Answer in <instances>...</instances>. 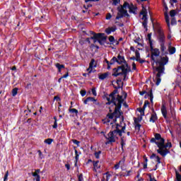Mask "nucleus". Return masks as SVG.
Instances as JSON below:
<instances>
[{
    "label": "nucleus",
    "instance_id": "f257e3e1",
    "mask_svg": "<svg viewBox=\"0 0 181 181\" xmlns=\"http://www.w3.org/2000/svg\"><path fill=\"white\" fill-rule=\"evenodd\" d=\"M150 50L152 52L151 55V60L153 62L152 66L153 64H156V66L155 68V71L153 72V74H157L156 75V86H159L160 84V82L162 81V76L165 74V66L169 63V57H160V60H156L155 57H159V55L160 54V51H159V49L158 48H153V45L152 47H150Z\"/></svg>",
    "mask_w": 181,
    "mask_h": 181
},
{
    "label": "nucleus",
    "instance_id": "58836bf2",
    "mask_svg": "<svg viewBox=\"0 0 181 181\" xmlns=\"http://www.w3.org/2000/svg\"><path fill=\"white\" fill-rule=\"evenodd\" d=\"M137 111H139V112H140L141 117L145 116V110H143V108H141V107L137 108Z\"/></svg>",
    "mask_w": 181,
    "mask_h": 181
},
{
    "label": "nucleus",
    "instance_id": "4c0bfd02",
    "mask_svg": "<svg viewBox=\"0 0 181 181\" xmlns=\"http://www.w3.org/2000/svg\"><path fill=\"white\" fill-rule=\"evenodd\" d=\"M103 175L106 176V181H109L110 179L111 178V177L112 176L111 174H110L109 172H107V173H104Z\"/></svg>",
    "mask_w": 181,
    "mask_h": 181
},
{
    "label": "nucleus",
    "instance_id": "bf43d9fd",
    "mask_svg": "<svg viewBox=\"0 0 181 181\" xmlns=\"http://www.w3.org/2000/svg\"><path fill=\"white\" fill-rule=\"evenodd\" d=\"M83 174H80L79 175H78V181H83Z\"/></svg>",
    "mask_w": 181,
    "mask_h": 181
},
{
    "label": "nucleus",
    "instance_id": "49530a36",
    "mask_svg": "<svg viewBox=\"0 0 181 181\" xmlns=\"http://www.w3.org/2000/svg\"><path fill=\"white\" fill-rule=\"evenodd\" d=\"M146 95H148V97L150 98L153 97V93L152 92V89H151L148 92H147Z\"/></svg>",
    "mask_w": 181,
    "mask_h": 181
},
{
    "label": "nucleus",
    "instance_id": "473e14b6",
    "mask_svg": "<svg viewBox=\"0 0 181 181\" xmlns=\"http://www.w3.org/2000/svg\"><path fill=\"white\" fill-rule=\"evenodd\" d=\"M54 124L52 125V128L54 129H56L57 128V117L56 116L54 117Z\"/></svg>",
    "mask_w": 181,
    "mask_h": 181
},
{
    "label": "nucleus",
    "instance_id": "9d476101",
    "mask_svg": "<svg viewBox=\"0 0 181 181\" xmlns=\"http://www.w3.org/2000/svg\"><path fill=\"white\" fill-rule=\"evenodd\" d=\"M115 103H116V105H115L116 106V108H117V110H121L122 107V104L124 103V98H122V95H117V98H115Z\"/></svg>",
    "mask_w": 181,
    "mask_h": 181
},
{
    "label": "nucleus",
    "instance_id": "774afa93",
    "mask_svg": "<svg viewBox=\"0 0 181 181\" xmlns=\"http://www.w3.org/2000/svg\"><path fill=\"white\" fill-rule=\"evenodd\" d=\"M65 168H66V170H70V164L69 163L65 164Z\"/></svg>",
    "mask_w": 181,
    "mask_h": 181
},
{
    "label": "nucleus",
    "instance_id": "5701e85b",
    "mask_svg": "<svg viewBox=\"0 0 181 181\" xmlns=\"http://www.w3.org/2000/svg\"><path fill=\"white\" fill-rule=\"evenodd\" d=\"M55 67H57V69H58V73H62V69H64V65L57 63L55 64Z\"/></svg>",
    "mask_w": 181,
    "mask_h": 181
},
{
    "label": "nucleus",
    "instance_id": "338daca9",
    "mask_svg": "<svg viewBox=\"0 0 181 181\" xmlns=\"http://www.w3.org/2000/svg\"><path fill=\"white\" fill-rule=\"evenodd\" d=\"M140 95H144V94H148V92L146 90H142L139 92Z\"/></svg>",
    "mask_w": 181,
    "mask_h": 181
},
{
    "label": "nucleus",
    "instance_id": "f3484780",
    "mask_svg": "<svg viewBox=\"0 0 181 181\" xmlns=\"http://www.w3.org/2000/svg\"><path fill=\"white\" fill-rule=\"evenodd\" d=\"M156 121H158V115H156V112H154L153 114H151L149 122H156Z\"/></svg>",
    "mask_w": 181,
    "mask_h": 181
},
{
    "label": "nucleus",
    "instance_id": "13d9d810",
    "mask_svg": "<svg viewBox=\"0 0 181 181\" xmlns=\"http://www.w3.org/2000/svg\"><path fill=\"white\" fill-rule=\"evenodd\" d=\"M171 6H173V4H177V0H170Z\"/></svg>",
    "mask_w": 181,
    "mask_h": 181
},
{
    "label": "nucleus",
    "instance_id": "b1692460",
    "mask_svg": "<svg viewBox=\"0 0 181 181\" xmlns=\"http://www.w3.org/2000/svg\"><path fill=\"white\" fill-rule=\"evenodd\" d=\"M164 15H165V22L167 23V25L168 26V28H170V21L169 20V15L166 12L164 13Z\"/></svg>",
    "mask_w": 181,
    "mask_h": 181
},
{
    "label": "nucleus",
    "instance_id": "37998d69",
    "mask_svg": "<svg viewBox=\"0 0 181 181\" xmlns=\"http://www.w3.org/2000/svg\"><path fill=\"white\" fill-rule=\"evenodd\" d=\"M113 132L115 135L119 134V136H122L123 133L121 132V130H113Z\"/></svg>",
    "mask_w": 181,
    "mask_h": 181
},
{
    "label": "nucleus",
    "instance_id": "c9c22d12",
    "mask_svg": "<svg viewBox=\"0 0 181 181\" xmlns=\"http://www.w3.org/2000/svg\"><path fill=\"white\" fill-rule=\"evenodd\" d=\"M175 176L177 181H181V175L177 172V170H175Z\"/></svg>",
    "mask_w": 181,
    "mask_h": 181
},
{
    "label": "nucleus",
    "instance_id": "dca6fc26",
    "mask_svg": "<svg viewBox=\"0 0 181 181\" xmlns=\"http://www.w3.org/2000/svg\"><path fill=\"white\" fill-rule=\"evenodd\" d=\"M115 30H117V26L109 27L105 29V33H107V35H111V33L115 32Z\"/></svg>",
    "mask_w": 181,
    "mask_h": 181
},
{
    "label": "nucleus",
    "instance_id": "c85d7f7f",
    "mask_svg": "<svg viewBox=\"0 0 181 181\" xmlns=\"http://www.w3.org/2000/svg\"><path fill=\"white\" fill-rule=\"evenodd\" d=\"M122 111H119L117 115L115 116V119H113L114 122H117V119H118V118L121 117V115H122Z\"/></svg>",
    "mask_w": 181,
    "mask_h": 181
},
{
    "label": "nucleus",
    "instance_id": "a18cd8bd",
    "mask_svg": "<svg viewBox=\"0 0 181 181\" xmlns=\"http://www.w3.org/2000/svg\"><path fill=\"white\" fill-rule=\"evenodd\" d=\"M8 176H9V171L7 170L4 175V181L8 180Z\"/></svg>",
    "mask_w": 181,
    "mask_h": 181
},
{
    "label": "nucleus",
    "instance_id": "de8ad7c7",
    "mask_svg": "<svg viewBox=\"0 0 181 181\" xmlns=\"http://www.w3.org/2000/svg\"><path fill=\"white\" fill-rule=\"evenodd\" d=\"M115 90H118L119 88H122V87H124V83H122V86H120L119 85H117V86H115V85L113 86Z\"/></svg>",
    "mask_w": 181,
    "mask_h": 181
},
{
    "label": "nucleus",
    "instance_id": "72a5a7b5",
    "mask_svg": "<svg viewBox=\"0 0 181 181\" xmlns=\"http://www.w3.org/2000/svg\"><path fill=\"white\" fill-rule=\"evenodd\" d=\"M135 54H136V62H138L139 59H141V54L139 53V51L136 50Z\"/></svg>",
    "mask_w": 181,
    "mask_h": 181
},
{
    "label": "nucleus",
    "instance_id": "09e8293b",
    "mask_svg": "<svg viewBox=\"0 0 181 181\" xmlns=\"http://www.w3.org/2000/svg\"><path fill=\"white\" fill-rule=\"evenodd\" d=\"M73 144H74L75 145H77V146H80V141H78L76 139H73L72 140Z\"/></svg>",
    "mask_w": 181,
    "mask_h": 181
},
{
    "label": "nucleus",
    "instance_id": "ddd939ff",
    "mask_svg": "<svg viewBox=\"0 0 181 181\" xmlns=\"http://www.w3.org/2000/svg\"><path fill=\"white\" fill-rule=\"evenodd\" d=\"M88 103H93V104H95V105H99L100 103H97V99H95L93 97H88L84 101L83 104H88Z\"/></svg>",
    "mask_w": 181,
    "mask_h": 181
},
{
    "label": "nucleus",
    "instance_id": "5fc2aeb1",
    "mask_svg": "<svg viewBox=\"0 0 181 181\" xmlns=\"http://www.w3.org/2000/svg\"><path fill=\"white\" fill-rule=\"evenodd\" d=\"M176 23H177V21H176V18H172V19H171V25H176Z\"/></svg>",
    "mask_w": 181,
    "mask_h": 181
},
{
    "label": "nucleus",
    "instance_id": "ea45409f",
    "mask_svg": "<svg viewBox=\"0 0 181 181\" xmlns=\"http://www.w3.org/2000/svg\"><path fill=\"white\" fill-rule=\"evenodd\" d=\"M69 112H71L72 114H76L77 115L78 114V110L75 108L69 109Z\"/></svg>",
    "mask_w": 181,
    "mask_h": 181
},
{
    "label": "nucleus",
    "instance_id": "a878e982",
    "mask_svg": "<svg viewBox=\"0 0 181 181\" xmlns=\"http://www.w3.org/2000/svg\"><path fill=\"white\" fill-rule=\"evenodd\" d=\"M120 145H121L122 153H124V152H125V150L124 149V146H125L126 145L125 141H124V137L121 138Z\"/></svg>",
    "mask_w": 181,
    "mask_h": 181
},
{
    "label": "nucleus",
    "instance_id": "aec40b11",
    "mask_svg": "<svg viewBox=\"0 0 181 181\" xmlns=\"http://www.w3.org/2000/svg\"><path fill=\"white\" fill-rule=\"evenodd\" d=\"M148 39V43L150 45V47L152 48V45H153V42L152 41V33H150L147 35Z\"/></svg>",
    "mask_w": 181,
    "mask_h": 181
},
{
    "label": "nucleus",
    "instance_id": "0eeeda50",
    "mask_svg": "<svg viewBox=\"0 0 181 181\" xmlns=\"http://www.w3.org/2000/svg\"><path fill=\"white\" fill-rule=\"evenodd\" d=\"M115 94H118V90L115 89L109 95V97H106V100L107 101V103H106L107 105H111V104H113L114 105H117V102H115Z\"/></svg>",
    "mask_w": 181,
    "mask_h": 181
},
{
    "label": "nucleus",
    "instance_id": "6e6d98bb",
    "mask_svg": "<svg viewBox=\"0 0 181 181\" xmlns=\"http://www.w3.org/2000/svg\"><path fill=\"white\" fill-rule=\"evenodd\" d=\"M111 18H112V16L111 15V13H107L106 16V20L110 21V19H111Z\"/></svg>",
    "mask_w": 181,
    "mask_h": 181
},
{
    "label": "nucleus",
    "instance_id": "864d4df0",
    "mask_svg": "<svg viewBox=\"0 0 181 181\" xmlns=\"http://www.w3.org/2000/svg\"><path fill=\"white\" fill-rule=\"evenodd\" d=\"M80 94L82 97H84V95H86V94H87V91L82 90L80 91Z\"/></svg>",
    "mask_w": 181,
    "mask_h": 181
},
{
    "label": "nucleus",
    "instance_id": "2eb2a0df",
    "mask_svg": "<svg viewBox=\"0 0 181 181\" xmlns=\"http://www.w3.org/2000/svg\"><path fill=\"white\" fill-rule=\"evenodd\" d=\"M93 67H97V63H95V59H92L89 64V68L87 69V70H90L89 74L93 71Z\"/></svg>",
    "mask_w": 181,
    "mask_h": 181
},
{
    "label": "nucleus",
    "instance_id": "4be33fe9",
    "mask_svg": "<svg viewBox=\"0 0 181 181\" xmlns=\"http://www.w3.org/2000/svg\"><path fill=\"white\" fill-rule=\"evenodd\" d=\"M168 52H169L170 54H175L176 53V47L169 46Z\"/></svg>",
    "mask_w": 181,
    "mask_h": 181
},
{
    "label": "nucleus",
    "instance_id": "6ab92c4d",
    "mask_svg": "<svg viewBox=\"0 0 181 181\" xmlns=\"http://www.w3.org/2000/svg\"><path fill=\"white\" fill-rule=\"evenodd\" d=\"M141 19L142 21H144V22L142 23V26L144 28H146V25H148V16L144 15Z\"/></svg>",
    "mask_w": 181,
    "mask_h": 181
},
{
    "label": "nucleus",
    "instance_id": "393cba45",
    "mask_svg": "<svg viewBox=\"0 0 181 181\" xmlns=\"http://www.w3.org/2000/svg\"><path fill=\"white\" fill-rule=\"evenodd\" d=\"M108 74H109L108 72L100 74L99 76V79L100 80H105V78L108 77Z\"/></svg>",
    "mask_w": 181,
    "mask_h": 181
},
{
    "label": "nucleus",
    "instance_id": "c03bdc74",
    "mask_svg": "<svg viewBox=\"0 0 181 181\" xmlns=\"http://www.w3.org/2000/svg\"><path fill=\"white\" fill-rule=\"evenodd\" d=\"M135 124V129H137L138 131H141V127H142V125H141V124L139 123H134Z\"/></svg>",
    "mask_w": 181,
    "mask_h": 181
},
{
    "label": "nucleus",
    "instance_id": "69168bd1",
    "mask_svg": "<svg viewBox=\"0 0 181 181\" xmlns=\"http://www.w3.org/2000/svg\"><path fill=\"white\" fill-rule=\"evenodd\" d=\"M54 100H55V101H62V99L59 96H54Z\"/></svg>",
    "mask_w": 181,
    "mask_h": 181
},
{
    "label": "nucleus",
    "instance_id": "e433bc0d",
    "mask_svg": "<svg viewBox=\"0 0 181 181\" xmlns=\"http://www.w3.org/2000/svg\"><path fill=\"white\" fill-rule=\"evenodd\" d=\"M53 139H47L44 141L45 144H47V145H52V142H53Z\"/></svg>",
    "mask_w": 181,
    "mask_h": 181
},
{
    "label": "nucleus",
    "instance_id": "7c9ffc66",
    "mask_svg": "<svg viewBox=\"0 0 181 181\" xmlns=\"http://www.w3.org/2000/svg\"><path fill=\"white\" fill-rule=\"evenodd\" d=\"M134 124H139L142 121V116L139 117H134Z\"/></svg>",
    "mask_w": 181,
    "mask_h": 181
},
{
    "label": "nucleus",
    "instance_id": "680f3d73",
    "mask_svg": "<svg viewBox=\"0 0 181 181\" xmlns=\"http://www.w3.org/2000/svg\"><path fill=\"white\" fill-rule=\"evenodd\" d=\"M127 127V124H124V126L122 127V129H120L121 132L123 134H125V128Z\"/></svg>",
    "mask_w": 181,
    "mask_h": 181
},
{
    "label": "nucleus",
    "instance_id": "7ed1b4c3",
    "mask_svg": "<svg viewBox=\"0 0 181 181\" xmlns=\"http://www.w3.org/2000/svg\"><path fill=\"white\" fill-rule=\"evenodd\" d=\"M90 35H93V37H91L90 39L93 40V43H97V42H98L100 46H103L105 42H107V36H105V33H95L93 31H90Z\"/></svg>",
    "mask_w": 181,
    "mask_h": 181
},
{
    "label": "nucleus",
    "instance_id": "8fccbe9b",
    "mask_svg": "<svg viewBox=\"0 0 181 181\" xmlns=\"http://www.w3.org/2000/svg\"><path fill=\"white\" fill-rule=\"evenodd\" d=\"M111 122V120H110V118H105L104 119H103V124H110V122Z\"/></svg>",
    "mask_w": 181,
    "mask_h": 181
},
{
    "label": "nucleus",
    "instance_id": "20e7f679",
    "mask_svg": "<svg viewBox=\"0 0 181 181\" xmlns=\"http://www.w3.org/2000/svg\"><path fill=\"white\" fill-rule=\"evenodd\" d=\"M128 5V1H124L123 5H120V6L117 7V15L116 16V20L118 21L124 16H127L129 18V14L128 13V11H127V8Z\"/></svg>",
    "mask_w": 181,
    "mask_h": 181
},
{
    "label": "nucleus",
    "instance_id": "4d7b16f0",
    "mask_svg": "<svg viewBox=\"0 0 181 181\" xmlns=\"http://www.w3.org/2000/svg\"><path fill=\"white\" fill-rule=\"evenodd\" d=\"M119 2H121V0H113V5L117 6L118 5V4H119Z\"/></svg>",
    "mask_w": 181,
    "mask_h": 181
},
{
    "label": "nucleus",
    "instance_id": "603ef678",
    "mask_svg": "<svg viewBox=\"0 0 181 181\" xmlns=\"http://www.w3.org/2000/svg\"><path fill=\"white\" fill-rule=\"evenodd\" d=\"M92 94L94 97H97V90H95V88H92Z\"/></svg>",
    "mask_w": 181,
    "mask_h": 181
},
{
    "label": "nucleus",
    "instance_id": "bb28decb",
    "mask_svg": "<svg viewBox=\"0 0 181 181\" xmlns=\"http://www.w3.org/2000/svg\"><path fill=\"white\" fill-rule=\"evenodd\" d=\"M81 154V151H78L77 149H75V160L78 161Z\"/></svg>",
    "mask_w": 181,
    "mask_h": 181
},
{
    "label": "nucleus",
    "instance_id": "f8f14e48",
    "mask_svg": "<svg viewBox=\"0 0 181 181\" xmlns=\"http://www.w3.org/2000/svg\"><path fill=\"white\" fill-rule=\"evenodd\" d=\"M160 111L162 113V115L163 118H165L166 122H169V120H168V110H166V105H162Z\"/></svg>",
    "mask_w": 181,
    "mask_h": 181
},
{
    "label": "nucleus",
    "instance_id": "2f4dec72",
    "mask_svg": "<svg viewBox=\"0 0 181 181\" xmlns=\"http://www.w3.org/2000/svg\"><path fill=\"white\" fill-rule=\"evenodd\" d=\"M18 90H19V88H14L12 90L11 93H12L13 97H16V95L18 94Z\"/></svg>",
    "mask_w": 181,
    "mask_h": 181
},
{
    "label": "nucleus",
    "instance_id": "39448f33",
    "mask_svg": "<svg viewBox=\"0 0 181 181\" xmlns=\"http://www.w3.org/2000/svg\"><path fill=\"white\" fill-rule=\"evenodd\" d=\"M157 32L158 33V43L160 46V50L162 53H163L165 50H166V47H165V43L166 42V37L165 36V33H163V30H162L161 28H158Z\"/></svg>",
    "mask_w": 181,
    "mask_h": 181
},
{
    "label": "nucleus",
    "instance_id": "a211bd4d",
    "mask_svg": "<svg viewBox=\"0 0 181 181\" xmlns=\"http://www.w3.org/2000/svg\"><path fill=\"white\" fill-rule=\"evenodd\" d=\"M124 163H125V157H123V158L121 160H119L118 163L115 165V169L116 170L119 169V165H124Z\"/></svg>",
    "mask_w": 181,
    "mask_h": 181
},
{
    "label": "nucleus",
    "instance_id": "4468645a",
    "mask_svg": "<svg viewBox=\"0 0 181 181\" xmlns=\"http://www.w3.org/2000/svg\"><path fill=\"white\" fill-rule=\"evenodd\" d=\"M121 109H118L117 107L115 108V111L112 113H108L107 115V117L109 118V119H114V117L117 115L121 110Z\"/></svg>",
    "mask_w": 181,
    "mask_h": 181
},
{
    "label": "nucleus",
    "instance_id": "0e129e2a",
    "mask_svg": "<svg viewBox=\"0 0 181 181\" xmlns=\"http://www.w3.org/2000/svg\"><path fill=\"white\" fill-rule=\"evenodd\" d=\"M127 174H124V175H121V176H124V177H125V176H129L131 174V172H132V170H129V171H127Z\"/></svg>",
    "mask_w": 181,
    "mask_h": 181
},
{
    "label": "nucleus",
    "instance_id": "3c124183",
    "mask_svg": "<svg viewBox=\"0 0 181 181\" xmlns=\"http://www.w3.org/2000/svg\"><path fill=\"white\" fill-rule=\"evenodd\" d=\"M122 95H124V100H127V98L128 97V93L125 91H122Z\"/></svg>",
    "mask_w": 181,
    "mask_h": 181
},
{
    "label": "nucleus",
    "instance_id": "6e6552de",
    "mask_svg": "<svg viewBox=\"0 0 181 181\" xmlns=\"http://www.w3.org/2000/svg\"><path fill=\"white\" fill-rule=\"evenodd\" d=\"M125 70H128V69L125 68V65L122 64L121 66H119L117 68L113 69V73L112 76L113 77H118V76H122V73H124Z\"/></svg>",
    "mask_w": 181,
    "mask_h": 181
},
{
    "label": "nucleus",
    "instance_id": "a19ab883",
    "mask_svg": "<svg viewBox=\"0 0 181 181\" xmlns=\"http://www.w3.org/2000/svg\"><path fill=\"white\" fill-rule=\"evenodd\" d=\"M176 10H171L170 11V16L171 17V18H174V16H176Z\"/></svg>",
    "mask_w": 181,
    "mask_h": 181
},
{
    "label": "nucleus",
    "instance_id": "1a4fd4ad",
    "mask_svg": "<svg viewBox=\"0 0 181 181\" xmlns=\"http://www.w3.org/2000/svg\"><path fill=\"white\" fill-rule=\"evenodd\" d=\"M108 137L107 136H105V139L107 140L105 142V145H110V144H114L115 142V133H114V131H110L107 134Z\"/></svg>",
    "mask_w": 181,
    "mask_h": 181
},
{
    "label": "nucleus",
    "instance_id": "052dcab7",
    "mask_svg": "<svg viewBox=\"0 0 181 181\" xmlns=\"http://www.w3.org/2000/svg\"><path fill=\"white\" fill-rule=\"evenodd\" d=\"M148 177L150 179V181H158V180H156V179H155V177L152 178V175L151 174H148Z\"/></svg>",
    "mask_w": 181,
    "mask_h": 181
},
{
    "label": "nucleus",
    "instance_id": "423d86ee",
    "mask_svg": "<svg viewBox=\"0 0 181 181\" xmlns=\"http://www.w3.org/2000/svg\"><path fill=\"white\" fill-rule=\"evenodd\" d=\"M122 64L124 63L125 67H128V62L125 60V57L124 56H121V54H118L117 57H113L110 60V64Z\"/></svg>",
    "mask_w": 181,
    "mask_h": 181
},
{
    "label": "nucleus",
    "instance_id": "cd10ccee",
    "mask_svg": "<svg viewBox=\"0 0 181 181\" xmlns=\"http://www.w3.org/2000/svg\"><path fill=\"white\" fill-rule=\"evenodd\" d=\"M109 42H107V45H114L115 42V37H114V36L110 35L109 37Z\"/></svg>",
    "mask_w": 181,
    "mask_h": 181
},
{
    "label": "nucleus",
    "instance_id": "412c9836",
    "mask_svg": "<svg viewBox=\"0 0 181 181\" xmlns=\"http://www.w3.org/2000/svg\"><path fill=\"white\" fill-rule=\"evenodd\" d=\"M98 163H100L99 160L93 161V169L95 172H97V169H100L101 166L98 165Z\"/></svg>",
    "mask_w": 181,
    "mask_h": 181
},
{
    "label": "nucleus",
    "instance_id": "79ce46f5",
    "mask_svg": "<svg viewBox=\"0 0 181 181\" xmlns=\"http://www.w3.org/2000/svg\"><path fill=\"white\" fill-rule=\"evenodd\" d=\"M101 155V151L95 152L94 156L96 159H100V156Z\"/></svg>",
    "mask_w": 181,
    "mask_h": 181
},
{
    "label": "nucleus",
    "instance_id": "e2e57ef3",
    "mask_svg": "<svg viewBox=\"0 0 181 181\" xmlns=\"http://www.w3.org/2000/svg\"><path fill=\"white\" fill-rule=\"evenodd\" d=\"M165 145H166L167 148H169V149H170V148H172V143L171 142H168Z\"/></svg>",
    "mask_w": 181,
    "mask_h": 181
},
{
    "label": "nucleus",
    "instance_id": "f03ea898",
    "mask_svg": "<svg viewBox=\"0 0 181 181\" xmlns=\"http://www.w3.org/2000/svg\"><path fill=\"white\" fill-rule=\"evenodd\" d=\"M154 138H151L150 140L151 144H156L158 149L157 150L158 153L161 155L163 158H165L168 153H170V151L168 150V146L165 144V139L162 138V135L159 133L154 134Z\"/></svg>",
    "mask_w": 181,
    "mask_h": 181
},
{
    "label": "nucleus",
    "instance_id": "9b49d317",
    "mask_svg": "<svg viewBox=\"0 0 181 181\" xmlns=\"http://www.w3.org/2000/svg\"><path fill=\"white\" fill-rule=\"evenodd\" d=\"M127 6L129 9V13H134V15H136V11L138 9V7L134 6V4L132 3L131 4L128 3V5Z\"/></svg>",
    "mask_w": 181,
    "mask_h": 181
},
{
    "label": "nucleus",
    "instance_id": "c756f323",
    "mask_svg": "<svg viewBox=\"0 0 181 181\" xmlns=\"http://www.w3.org/2000/svg\"><path fill=\"white\" fill-rule=\"evenodd\" d=\"M140 15H146L148 16V11L145 8V7L142 6V10L140 12Z\"/></svg>",
    "mask_w": 181,
    "mask_h": 181
},
{
    "label": "nucleus",
    "instance_id": "f704fd0d",
    "mask_svg": "<svg viewBox=\"0 0 181 181\" xmlns=\"http://www.w3.org/2000/svg\"><path fill=\"white\" fill-rule=\"evenodd\" d=\"M122 76H124L123 81H125L127 80V76H128V69L123 71Z\"/></svg>",
    "mask_w": 181,
    "mask_h": 181
}]
</instances>
